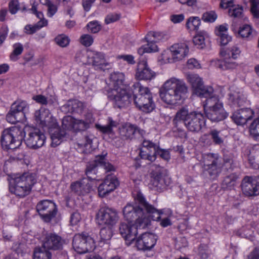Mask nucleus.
<instances>
[{"label": "nucleus", "instance_id": "26", "mask_svg": "<svg viewBox=\"0 0 259 259\" xmlns=\"http://www.w3.org/2000/svg\"><path fill=\"white\" fill-rule=\"evenodd\" d=\"M136 78L139 80H151L155 76V73L148 66L145 60L140 61L138 64Z\"/></svg>", "mask_w": 259, "mask_h": 259}, {"label": "nucleus", "instance_id": "35", "mask_svg": "<svg viewBox=\"0 0 259 259\" xmlns=\"http://www.w3.org/2000/svg\"><path fill=\"white\" fill-rule=\"evenodd\" d=\"M113 235L112 230L111 227L108 226V227L103 228L101 229L100 232V243H109Z\"/></svg>", "mask_w": 259, "mask_h": 259}, {"label": "nucleus", "instance_id": "25", "mask_svg": "<svg viewBox=\"0 0 259 259\" xmlns=\"http://www.w3.org/2000/svg\"><path fill=\"white\" fill-rule=\"evenodd\" d=\"M151 170V183L152 185L157 189H161L166 186L162 174L164 168L157 164H152L150 167Z\"/></svg>", "mask_w": 259, "mask_h": 259}, {"label": "nucleus", "instance_id": "48", "mask_svg": "<svg viewBox=\"0 0 259 259\" xmlns=\"http://www.w3.org/2000/svg\"><path fill=\"white\" fill-rule=\"evenodd\" d=\"M218 16L213 11L204 13L202 16V20L205 22L213 23L217 19Z\"/></svg>", "mask_w": 259, "mask_h": 259}, {"label": "nucleus", "instance_id": "32", "mask_svg": "<svg viewBox=\"0 0 259 259\" xmlns=\"http://www.w3.org/2000/svg\"><path fill=\"white\" fill-rule=\"evenodd\" d=\"M91 59L92 65L98 69H104L105 67L109 65L108 63L106 62L104 54L101 52L93 53Z\"/></svg>", "mask_w": 259, "mask_h": 259}, {"label": "nucleus", "instance_id": "54", "mask_svg": "<svg viewBox=\"0 0 259 259\" xmlns=\"http://www.w3.org/2000/svg\"><path fill=\"white\" fill-rule=\"evenodd\" d=\"M199 254L201 259H207L208 257V250L207 246L204 245H201L199 248Z\"/></svg>", "mask_w": 259, "mask_h": 259}, {"label": "nucleus", "instance_id": "28", "mask_svg": "<svg viewBox=\"0 0 259 259\" xmlns=\"http://www.w3.org/2000/svg\"><path fill=\"white\" fill-rule=\"evenodd\" d=\"M188 46L185 43L176 44L169 49L171 59L174 62L182 60L189 53Z\"/></svg>", "mask_w": 259, "mask_h": 259}, {"label": "nucleus", "instance_id": "23", "mask_svg": "<svg viewBox=\"0 0 259 259\" xmlns=\"http://www.w3.org/2000/svg\"><path fill=\"white\" fill-rule=\"evenodd\" d=\"M119 184V181L115 176L113 175L107 176L104 182L98 187L99 195L102 197L106 196L113 191Z\"/></svg>", "mask_w": 259, "mask_h": 259}, {"label": "nucleus", "instance_id": "53", "mask_svg": "<svg viewBox=\"0 0 259 259\" xmlns=\"http://www.w3.org/2000/svg\"><path fill=\"white\" fill-rule=\"evenodd\" d=\"M9 11L12 14H16L21 8L18 0H12L9 4Z\"/></svg>", "mask_w": 259, "mask_h": 259}, {"label": "nucleus", "instance_id": "36", "mask_svg": "<svg viewBox=\"0 0 259 259\" xmlns=\"http://www.w3.org/2000/svg\"><path fill=\"white\" fill-rule=\"evenodd\" d=\"M207 37V34L205 31H203L198 32L193 39L194 45L200 49L204 48L205 46V40Z\"/></svg>", "mask_w": 259, "mask_h": 259}, {"label": "nucleus", "instance_id": "62", "mask_svg": "<svg viewBox=\"0 0 259 259\" xmlns=\"http://www.w3.org/2000/svg\"><path fill=\"white\" fill-rule=\"evenodd\" d=\"M81 220V216L78 212H73L70 218V223L72 225H76Z\"/></svg>", "mask_w": 259, "mask_h": 259}, {"label": "nucleus", "instance_id": "40", "mask_svg": "<svg viewBox=\"0 0 259 259\" xmlns=\"http://www.w3.org/2000/svg\"><path fill=\"white\" fill-rule=\"evenodd\" d=\"M213 89L211 87H204L203 84L202 85L200 90H197V91L195 93L198 96L206 98V99L211 97H217L216 96H213Z\"/></svg>", "mask_w": 259, "mask_h": 259}, {"label": "nucleus", "instance_id": "4", "mask_svg": "<svg viewBox=\"0 0 259 259\" xmlns=\"http://www.w3.org/2000/svg\"><path fill=\"white\" fill-rule=\"evenodd\" d=\"M205 117L199 111H189L187 107H182L176 112L173 122L176 124L183 122L186 128L190 132L197 133L205 125Z\"/></svg>", "mask_w": 259, "mask_h": 259}, {"label": "nucleus", "instance_id": "52", "mask_svg": "<svg viewBox=\"0 0 259 259\" xmlns=\"http://www.w3.org/2000/svg\"><path fill=\"white\" fill-rule=\"evenodd\" d=\"M87 27L92 33L98 32L101 29V26L97 21H93L87 24Z\"/></svg>", "mask_w": 259, "mask_h": 259}, {"label": "nucleus", "instance_id": "15", "mask_svg": "<svg viewBox=\"0 0 259 259\" xmlns=\"http://www.w3.org/2000/svg\"><path fill=\"white\" fill-rule=\"evenodd\" d=\"M28 105L25 101L14 103L7 115V120L12 124L23 120L25 118L26 112L28 110Z\"/></svg>", "mask_w": 259, "mask_h": 259}, {"label": "nucleus", "instance_id": "45", "mask_svg": "<svg viewBox=\"0 0 259 259\" xmlns=\"http://www.w3.org/2000/svg\"><path fill=\"white\" fill-rule=\"evenodd\" d=\"M163 38L161 32L150 31L146 36L145 39L150 42H158Z\"/></svg>", "mask_w": 259, "mask_h": 259}, {"label": "nucleus", "instance_id": "33", "mask_svg": "<svg viewBox=\"0 0 259 259\" xmlns=\"http://www.w3.org/2000/svg\"><path fill=\"white\" fill-rule=\"evenodd\" d=\"M227 27L226 25H221L217 27L215 30V34L220 36V43L222 46L227 45L231 40L232 37L227 34Z\"/></svg>", "mask_w": 259, "mask_h": 259}, {"label": "nucleus", "instance_id": "55", "mask_svg": "<svg viewBox=\"0 0 259 259\" xmlns=\"http://www.w3.org/2000/svg\"><path fill=\"white\" fill-rule=\"evenodd\" d=\"M72 100H70L61 107V110L65 113H72Z\"/></svg>", "mask_w": 259, "mask_h": 259}, {"label": "nucleus", "instance_id": "47", "mask_svg": "<svg viewBox=\"0 0 259 259\" xmlns=\"http://www.w3.org/2000/svg\"><path fill=\"white\" fill-rule=\"evenodd\" d=\"M252 28L249 25H244L240 28L238 35L242 38H249L252 35Z\"/></svg>", "mask_w": 259, "mask_h": 259}, {"label": "nucleus", "instance_id": "49", "mask_svg": "<svg viewBox=\"0 0 259 259\" xmlns=\"http://www.w3.org/2000/svg\"><path fill=\"white\" fill-rule=\"evenodd\" d=\"M72 113L79 114L83 113L84 109V105L83 103L77 100H72Z\"/></svg>", "mask_w": 259, "mask_h": 259}, {"label": "nucleus", "instance_id": "7", "mask_svg": "<svg viewBox=\"0 0 259 259\" xmlns=\"http://www.w3.org/2000/svg\"><path fill=\"white\" fill-rule=\"evenodd\" d=\"M133 100L139 109L149 113L153 111L155 104L149 89L141 85L139 82L135 83L132 87Z\"/></svg>", "mask_w": 259, "mask_h": 259}, {"label": "nucleus", "instance_id": "8", "mask_svg": "<svg viewBox=\"0 0 259 259\" xmlns=\"http://www.w3.org/2000/svg\"><path fill=\"white\" fill-rule=\"evenodd\" d=\"M95 119L92 112L86 110L82 119H76L71 116H66L62 121V127L64 130L78 133L85 131L90 127Z\"/></svg>", "mask_w": 259, "mask_h": 259}, {"label": "nucleus", "instance_id": "42", "mask_svg": "<svg viewBox=\"0 0 259 259\" xmlns=\"http://www.w3.org/2000/svg\"><path fill=\"white\" fill-rule=\"evenodd\" d=\"M208 135L211 137V139L215 145H222L224 142V139L221 135V132L217 130H211Z\"/></svg>", "mask_w": 259, "mask_h": 259}, {"label": "nucleus", "instance_id": "34", "mask_svg": "<svg viewBox=\"0 0 259 259\" xmlns=\"http://www.w3.org/2000/svg\"><path fill=\"white\" fill-rule=\"evenodd\" d=\"M187 78L188 82L191 84L194 93L197 90H200L203 84L202 79L197 74H189L187 76Z\"/></svg>", "mask_w": 259, "mask_h": 259}, {"label": "nucleus", "instance_id": "61", "mask_svg": "<svg viewBox=\"0 0 259 259\" xmlns=\"http://www.w3.org/2000/svg\"><path fill=\"white\" fill-rule=\"evenodd\" d=\"M233 6V0H222L220 4V7L225 9L232 8Z\"/></svg>", "mask_w": 259, "mask_h": 259}, {"label": "nucleus", "instance_id": "63", "mask_svg": "<svg viewBox=\"0 0 259 259\" xmlns=\"http://www.w3.org/2000/svg\"><path fill=\"white\" fill-rule=\"evenodd\" d=\"M147 44L145 46L148 50L147 51V53L154 52L158 51V47L155 44L156 42H150L149 41H147Z\"/></svg>", "mask_w": 259, "mask_h": 259}, {"label": "nucleus", "instance_id": "21", "mask_svg": "<svg viewBox=\"0 0 259 259\" xmlns=\"http://www.w3.org/2000/svg\"><path fill=\"white\" fill-rule=\"evenodd\" d=\"M240 50L237 46H233L228 54L224 55V58L223 60H218L217 64L219 67L223 70L232 69L236 67L235 63L232 61L233 59L237 58L240 54ZM221 54L223 55V53L221 52Z\"/></svg>", "mask_w": 259, "mask_h": 259}, {"label": "nucleus", "instance_id": "5", "mask_svg": "<svg viewBox=\"0 0 259 259\" xmlns=\"http://www.w3.org/2000/svg\"><path fill=\"white\" fill-rule=\"evenodd\" d=\"M36 122L40 127H48L54 146L59 145L61 140L65 137L66 132L62 130L54 119L51 115L50 111L45 108H40L34 113Z\"/></svg>", "mask_w": 259, "mask_h": 259}, {"label": "nucleus", "instance_id": "13", "mask_svg": "<svg viewBox=\"0 0 259 259\" xmlns=\"http://www.w3.org/2000/svg\"><path fill=\"white\" fill-rule=\"evenodd\" d=\"M23 138L26 137L25 143L31 149H37L41 147L46 141V136L38 128L30 126H23Z\"/></svg>", "mask_w": 259, "mask_h": 259}, {"label": "nucleus", "instance_id": "18", "mask_svg": "<svg viewBox=\"0 0 259 259\" xmlns=\"http://www.w3.org/2000/svg\"><path fill=\"white\" fill-rule=\"evenodd\" d=\"M120 138L124 140H132L143 138L146 132L137 125L126 123L119 129Z\"/></svg>", "mask_w": 259, "mask_h": 259}, {"label": "nucleus", "instance_id": "14", "mask_svg": "<svg viewBox=\"0 0 259 259\" xmlns=\"http://www.w3.org/2000/svg\"><path fill=\"white\" fill-rule=\"evenodd\" d=\"M72 246L76 252L83 254L93 250L95 243L93 238L88 234H77L73 237Z\"/></svg>", "mask_w": 259, "mask_h": 259}, {"label": "nucleus", "instance_id": "9", "mask_svg": "<svg viewBox=\"0 0 259 259\" xmlns=\"http://www.w3.org/2000/svg\"><path fill=\"white\" fill-rule=\"evenodd\" d=\"M22 126L16 125L5 129L1 136V143L4 149H14L19 147L23 140Z\"/></svg>", "mask_w": 259, "mask_h": 259}, {"label": "nucleus", "instance_id": "3", "mask_svg": "<svg viewBox=\"0 0 259 259\" xmlns=\"http://www.w3.org/2000/svg\"><path fill=\"white\" fill-rule=\"evenodd\" d=\"M188 87L183 79L171 77L166 80L160 90L162 101L167 105H178L187 98Z\"/></svg>", "mask_w": 259, "mask_h": 259}, {"label": "nucleus", "instance_id": "10", "mask_svg": "<svg viewBox=\"0 0 259 259\" xmlns=\"http://www.w3.org/2000/svg\"><path fill=\"white\" fill-rule=\"evenodd\" d=\"M156 155H159L161 158L166 161L170 158V153L168 150L161 149L158 145L152 142L144 140L139 153L141 158L152 162L156 159Z\"/></svg>", "mask_w": 259, "mask_h": 259}, {"label": "nucleus", "instance_id": "1", "mask_svg": "<svg viewBox=\"0 0 259 259\" xmlns=\"http://www.w3.org/2000/svg\"><path fill=\"white\" fill-rule=\"evenodd\" d=\"M134 198L136 204L128 203L122 210L124 218L128 222L144 229L150 225L151 220L158 221L160 219L162 212L147 202L141 192H137Z\"/></svg>", "mask_w": 259, "mask_h": 259}, {"label": "nucleus", "instance_id": "50", "mask_svg": "<svg viewBox=\"0 0 259 259\" xmlns=\"http://www.w3.org/2000/svg\"><path fill=\"white\" fill-rule=\"evenodd\" d=\"M55 40L56 44L61 47H67L70 42L68 37L64 34L58 35L55 38Z\"/></svg>", "mask_w": 259, "mask_h": 259}, {"label": "nucleus", "instance_id": "37", "mask_svg": "<svg viewBox=\"0 0 259 259\" xmlns=\"http://www.w3.org/2000/svg\"><path fill=\"white\" fill-rule=\"evenodd\" d=\"M95 137L91 133H86L81 139L78 141V145L80 147H84L86 149L90 150L92 148L93 140Z\"/></svg>", "mask_w": 259, "mask_h": 259}, {"label": "nucleus", "instance_id": "43", "mask_svg": "<svg viewBox=\"0 0 259 259\" xmlns=\"http://www.w3.org/2000/svg\"><path fill=\"white\" fill-rule=\"evenodd\" d=\"M250 134L256 140H259V116L255 119L250 125Z\"/></svg>", "mask_w": 259, "mask_h": 259}, {"label": "nucleus", "instance_id": "64", "mask_svg": "<svg viewBox=\"0 0 259 259\" xmlns=\"http://www.w3.org/2000/svg\"><path fill=\"white\" fill-rule=\"evenodd\" d=\"M96 127L104 134H110L112 132L110 127L108 124L106 125H101L99 124H96Z\"/></svg>", "mask_w": 259, "mask_h": 259}, {"label": "nucleus", "instance_id": "11", "mask_svg": "<svg viewBox=\"0 0 259 259\" xmlns=\"http://www.w3.org/2000/svg\"><path fill=\"white\" fill-rule=\"evenodd\" d=\"M204 108L206 116L212 121L223 120L228 116L224 110L223 103L218 97H211L206 99Z\"/></svg>", "mask_w": 259, "mask_h": 259}, {"label": "nucleus", "instance_id": "2", "mask_svg": "<svg viewBox=\"0 0 259 259\" xmlns=\"http://www.w3.org/2000/svg\"><path fill=\"white\" fill-rule=\"evenodd\" d=\"M106 154L97 155L93 161L88 163L85 171L88 179L83 178L72 183L70 186L72 191L78 195L89 193L92 187L90 180L96 179V175L99 169L104 168L106 172L115 170L114 166L106 162Z\"/></svg>", "mask_w": 259, "mask_h": 259}, {"label": "nucleus", "instance_id": "57", "mask_svg": "<svg viewBox=\"0 0 259 259\" xmlns=\"http://www.w3.org/2000/svg\"><path fill=\"white\" fill-rule=\"evenodd\" d=\"M120 18V16L117 14H111L107 16L105 21L107 24L114 22Z\"/></svg>", "mask_w": 259, "mask_h": 259}, {"label": "nucleus", "instance_id": "58", "mask_svg": "<svg viewBox=\"0 0 259 259\" xmlns=\"http://www.w3.org/2000/svg\"><path fill=\"white\" fill-rule=\"evenodd\" d=\"M47 7V15L49 17H52L57 12V7L53 3H52L51 4H50V5Z\"/></svg>", "mask_w": 259, "mask_h": 259}, {"label": "nucleus", "instance_id": "19", "mask_svg": "<svg viewBox=\"0 0 259 259\" xmlns=\"http://www.w3.org/2000/svg\"><path fill=\"white\" fill-rule=\"evenodd\" d=\"M65 240L55 233H47L42 241V247L47 250H60L63 248Z\"/></svg>", "mask_w": 259, "mask_h": 259}, {"label": "nucleus", "instance_id": "44", "mask_svg": "<svg viewBox=\"0 0 259 259\" xmlns=\"http://www.w3.org/2000/svg\"><path fill=\"white\" fill-rule=\"evenodd\" d=\"M229 15L232 17L240 18L242 17L243 14V8L238 5L235 6L229 9Z\"/></svg>", "mask_w": 259, "mask_h": 259}, {"label": "nucleus", "instance_id": "39", "mask_svg": "<svg viewBox=\"0 0 259 259\" xmlns=\"http://www.w3.org/2000/svg\"><path fill=\"white\" fill-rule=\"evenodd\" d=\"M238 178V177L235 173H233L226 176L222 182L223 188L231 189L234 187Z\"/></svg>", "mask_w": 259, "mask_h": 259}, {"label": "nucleus", "instance_id": "46", "mask_svg": "<svg viewBox=\"0 0 259 259\" xmlns=\"http://www.w3.org/2000/svg\"><path fill=\"white\" fill-rule=\"evenodd\" d=\"M13 51L10 55V59L13 61L17 60V56L21 54L23 51V47L20 43H16L13 45Z\"/></svg>", "mask_w": 259, "mask_h": 259}, {"label": "nucleus", "instance_id": "17", "mask_svg": "<svg viewBox=\"0 0 259 259\" xmlns=\"http://www.w3.org/2000/svg\"><path fill=\"white\" fill-rule=\"evenodd\" d=\"M36 210L41 219L46 222H50L56 215L57 208L52 201L44 200L36 205Z\"/></svg>", "mask_w": 259, "mask_h": 259}, {"label": "nucleus", "instance_id": "59", "mask_svg": "<svg viewBox=\"0 0 259 259\" xmlns=\"http://www.w3.org/2000/svg\"><path fill=\"white\" fill-rule=\"evenodd\" d=\"M117 58L119 59H123L124 61L131 64H134L135 63L134 57L132 55H118L117 57Z\"/></svg>", "mask_w": 259, "mask_h": 259}, {"label": "nucleus", "instance_id": "12", "mask_svg": "<svg viewBox=\"0 0 259 259\" xmlns=\"http://www.w3.org/2000/svg\"><path fill=\"white\" fill-rule=\"evenodd\" d=\"M202 159L204 172L207 174L210 179H216L221 173L223 166L219 154L206 153L203 155Z\"/></svg>", "mask_w": 259, "mask_h": 259}, {"label": "nucleus", "instance_id": "56", "mask_svg": "<svg viewBox=\"0 0 259 259\" xmlns=\"http://www.w3.org/2000/svg\"><path fill=\"white\" fill-rule=\"evenodd\" d=\"M159 210L161 211L162 212V214H161V215H160V217H161L160 219L157 221H159L161 220V221L160 223V225H161V226L165 228V227H167L168 226L171 225V221L168 217H165V218L163 217V210Z\"/></svg>", "mask_w": 259, "mask_h": 259}, {"label": "nucleus", "instance_id": "6", "mask_svg": "<svg viewBox=\"0 0 259 259\" xmlns=\"http://www.w3.org/2000/svg\"><path fill=\"white\" fill-rule=\"evenodd\" d=\"M36 182L35 175L25 172L15 177L10 182L9 190L16 196L23 198L29 195Z\"/></svg>", "mask_w": 259, "mask_h": 259}, {"label": "nucleus", "instance_id": "30", "mask_svg": "<svg viewBox=\"0 0 259 259\" xmlns=\"http://www.w3.org/2000/svg\"><path fill=\"white\" fill-rule=\"evenodd\" d=\"M124 80L125 76L122 72H115L111 74L110 84L113 88V92L123 89L122 87L123 85Z\"/></svg>", "mask_w": 259, "mask_h": 259}, {"label": "nucleus", "instance_id": "22", "mask_svg": "<svg viewBox=\"0 0 259 259\" xmlns=\"http://www.w3.org/2000/svg\"><path fill=\"white\" fill-rule=\"evenodd\" d=\"M139 226L134 223L128 222V224L121 223L119 227V232L124 239L126 244L130 245L135 240L138 234Z\"/></svg>", "mask_w": 259, "mask_h": 259}, {"label": "nucleus", "instance_id": "31", "mask_svg": "<svg viewBox=\"0 0 259 259\" xmlns=\"http://www.w3.org/2000/svg\"><path fill=\"white\" fill-rule=\"evenodd\" d=\"M228 96V100L232 106L240 107L243 106L246 102L245 97L240 92L231 91Z\"/></svg>", "mask_w": 259, "mask_h": 259}, {"label": "nucleus", "instance_id": "16", "mask_svg": "<svg viewBox=\"0 0 259 259\" xmlns=\"http://www.w3.org/2000/svg\"><path fill=\"white\" fill-rule=\"evenodd\" d=\"M118 220L117 211L109 207L100 208L96 214V221L99 225L112 227Z\"/></svg>", "mask_w": 259, "mask_h": 259}, {"label": "nucleus", "instance_id": "24", "mask_svg": "<svg viewBox=\"0 0 259 259\" xmlns=\"http://www.w3.org/2000/svg\"><path fill=\"white\" fill-rule=\"evenodd\" d=\"M156 236L150 233H143L136 240V245L139 250H150L156 242Z\"/></svg>", "mask_w": 259, "mask_h": 259}, {"label": "nucleus", "instance_id": "38", "mask_svg": "<svg viewBox=\"0 0 259 259\" xmlns=\"http://www.w3.org/2000/svg\"><path fill=\"white\" fill-rule=\"evenodd\" d=\"M33 259H52V253L44 248H36L33 252Z\"/></svg>", "mask_w": 259, "mask_h": 259}, {"label": "nucleus", "instance_id": "29", "mask_svg": "<svg viewBox=\"0 0 259 259\" xmlns=\"http://www.w3.org/2000/svg\"><path fill=\"white\" fill-rule=\"evenodd\" d=\"M113 95L115 104L119 108L128 105L133 100L131 95L123 89L114 91Z\"/></svg>", "mask_w": 259, "mask_h": 259}, {"label": "nucleus", "instance_id": "60", "mask_svg": "<svg viewBox=\"0 0 259 259\" xmlns=\"http://www.w3.org/2000/svg\"><path fill=\"white\" fill-rule=\"evenodd\" d=\"M32 99L42 105H47L48 103L47 98L41 95L34 96L32 97Z\"/></svg>", "mask_w": 259, "mask_h": 259}, {"label": "nucleus", "instance_id": "41", "mask_svg": "<svg viewBox=\"0 0 259 259\" xmlns=\"http://www.w3.org/2000/svg\"><path fill=\"white\" fill-rule=\"evenodd\" d=\"M201 24V20L198 17H191L187 20L186 24L188 29L190 31L197 30Z\"/></svg>", "mask_w": 259, "mask_h": 259}, {"label": "nucleus", "instance_id": "20", "mask_svg": "<svg viewBox=\"0 0 259 259\" xmlns=\"http://www.w3.org/2000/svg\"><path fill=\"white\" fill-rule=\"evenodd\" d=\"M241 187L246 196L259 195V178L245 176L242 181Z\"/></svg>", "mask_w": 259, "mask_h": 259}, {"label": "nucleus", "instance_id": "27", "mask_svg": "<svg viewBox=\"0 0 259 259\" xmlns=\"http://www.w3.org/2000/svg\"><path fill=\"white\" fill-rule=\"evenodd\" d=\"M253 111L250 108H242L235 111L231 118L237 125H242L253 117Z\"/></svg>", "mask_w": 259, "mask_h": 259}, {"label": "nucleus", "instance_id": "51", "mask_svg": "<svg viewBox=\"0 0 259 259\" xmlns=\"http://www.w3.org/2000/svg\"><path fill=\"white\" fill-rule=\"evenodd\" d=\"M79 41L81 45L88 47L91 46L93 44L94 42V38L91 35L83 34L80 36Z\"/></svg>", "mask_w": 259, "mask_h": 259}]
</instances>
